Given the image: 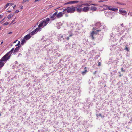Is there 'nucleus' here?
Returning a JSON list of instances; mask_svg holds the SVG:
<instances>
[{"label": "nucleus", "mask_w": 132, "mask_h": 132, "mask_svg": "<svg viewBox=\"0 0 132 132\" xmlns=\"http://www.w3.org/2000/svg\"><path fill=\"white\" fill-rule=\"evenodd\" d=\"M125 47V48L124 50L128 51H129V49L127 47V46H126Z\"/></svg>", "instance_id": "5701e85b"}, {"label": "nucleus", "mask_w": 132, "mask_h": 132, "mask_svg": "<svg viewBox=\"0 0 132 132\" xmlns=\"http://www.w3.org/2000/svg\"><path fill=\"white\" fill-rule=\"evenodd\" d=\"M104 1H105L99 0V1H98V2H102Z\"/></svg>", "instance_id": "e433bc0d"}, {"label": "nucleus", "mask_w": 132, "mask_h": 132, "mask_svg": "<svg viewBox=\"0 0 132 132\" xmlns=\"http://www.w3.org/2000/svg\"><path fill=\"white\" fill-rule=\"evenodd\" d=\"M94 31H92L90 35L92 38L93 40L95 38L94 36L95 34H97L98 32L100 31L101 30H96V28H94L93 29Z\"/></svg>", "instance_id": "20e7f679"}, {"label": "nucleus", "mask_w": 132, "mask_h": 132, "mask_svg": "<svg viewBox=\"0 0 132 132\" xmlns=\"http://www.w3.org/2000/svg\"><path fill=\"white\" fill-rule=\"evenodd\" d=\"M108 9L109 10H112L113 11H117L118 10L117 8H113L111 7V6H108V8H106L105 9L106 10Z\"/></svg>", "instance_id": "423d86ee"}, {"label": "nucleus", "mask_w": 132, "mask_h": 132, "mask_svg": "<svg viewBox=\"0 0 132 132\" xmlns=\"http://www.w3.org/2000/svg\"><path fill=\"white\" fill-rule=\"evenodd\" d=\"M119 12L121 13V14L123 15H125L127 14V12L126 11L123 10L122 9H120L119 10Z\"/></svg>", "instance_id": "9b49d317"}, {"label": "nucleus", "mask_w": 132, "mask_h": 132, "mask_svg": "<svg viewBox=\"0 0 132 132\" xmlns=\"http://www.w3.org/2000/svg\"><path fill=\"white\" fill-rule=\"evenodd\" d=\"M9 24V23L8 22H6L5 23H4L3 24V25H7Z\"/></svg>", "instance_id": "c756f323"}, {"label": "nucleus", "mask_w": 132, "mask_h": 132, "mask_svg": "<svg viewBox=\"0 0 132 132\" xmlns=\"http://www.w3.org/2000/svg\"><path fill=\"white\" fill-rule=\"evenodd\" d=\"M12 33V32H9V33H8V34H11Z\"/></svg>", "instance_id": "c03bdc74"}, {"label": "nucleus", "mask_w": 132, "mask_h": 132, "mask_svg": "<svg viewBox=\"0 0 132 132\" xmlns=\"http://www.w3.org/2000/svg\"><path fill=\"white\" fill-rule=\"evenodd\" d=\"M103 6L104 7H106V8H108V6L107 5L105 4L103 5Z\"/></svg>", "instance_id": "f704fd0d"}, {"label": "nucleus", "mask_w": 132, "mask_h": 132, "mask_svg": "<svg viewBox=\"0 0 132 132\" xmlns=\"http://www.w3.org/2000/svg\"><path fill=\"white\" fill-rule=\"evenodd\" d=\"M65 38L67 40H68L69 39V37L68 36L67 38Z\"/></svg>", "instance_id": "58836bf2"}, {"label": "nucleus", "mask_w": 132, "mask_h": 132, "mask_svg": "<svg viewBox=\"0 0 132 132\" xmlns=\"http://www.w3.org/2000/svg\"><path fill=\"white\" fill-rule=\"evenodd\" d=\"M14 20H15V19H14V20H13L12 21V23L13 22H14Z\"/></svg>", "instance_id": "3c124183"}, {"label": "nucleus", "mask_w": 132, "mask_h": 132, "mask_svg": "<svg viewBox=\"0 0 132 132\" xmlns=\"http://www.w3.org/2000/svg\"><path fill=\"white\" fill-rule=\"evenodd\" d=\"M50 21V19L48 18H47L45 20L44 19L43 20L41 21L40 22L38 26V28H39L40 30H41V29L47 24Z\"/></svg>", "instance_id": "7ed1b4c3"}, {"label": "nucleus", "mask_w": 132, "mask_h": 132, "mask_svg": "<svg viewBox=\"0 0 132 132\" xmlns=\"http://www.w3.org/2000/svg\"><path fill=\"white\" fill-rule=\"evenodd\" d=\"M97 72V71H95L93 73L94 75H95L96 73Z\"/></svg>", "instance_id": "37998d69"}, {"label": "nucleus", "mask_w": 132, "mask_h": 132, "mask_svg": "<svg viewBox=\"0 0 132 132\" xmlns=\"http://www.w3.org/2000/svg\"><path fill=\"white\" fill-rule=\"evenodd\" d=\"M63 36L62 35H61V38H63Z\"/></svg>", "instance_id": "864d4df0"}, {"label": "nucleus", "mask_w": 132, "mask_h": 132, "mask_svg": "<svg viewBox=\"0 0 132 132\" xmlns=\"http://www.w3.org/2000/svg\"><path fill=\"white\" fill-rule=\"evenodd\" d=\"M19 12V10H16L15 12V13H18Z\"/></svg>", "instance_id": "4c0bfd02"}, {"label": "nucleus", "mask_w": 132, "mask_h": 132, "mask_svg": "<svg viewBox=\"0 0 132 132\" xmlns=\"http://www.w3.org/2000/svg\"><path fill=\"white\" fill-rule=\"evenodd\" d=\"M20 8L21 9H22L23 8V7L22 6H20Z\"/></svg>", "instance_id": "a19ab883"}, {"label": "nucleus", "mask_w": 132, "mask_h": 132, "mask_svg": "<svg viewBox=\"0 0 132 132\" xmlns=\"http://www.w3.org/2000/svg\"><path fill=\"white\" fill-rule=\"evenodd\" d=\"M40 31V30L39 28H37L32 31L30 34L31 35H33L38 31Z\"/></svg>", "instance_id": "39448f33"}, {"label": "nucleus", "mask_w": 132, "mask_h": 132, "mask_svg": "<svg viewBox=\"0 0 132 132\" xmlns=\"http://www.w3.org/2000/svg\"><path fill=\"white\" fill-rule=\"evenodd\" d=\"M64 13L62 12H60L59 13H57L56 17L58 18H59L62 17L63 14H65Z\"/></svg>", "instance_id": "6e6552de"}, {"label": "nucleus", "mask_w": 132, "mask_h": 132, "mask_svg": "<svg viewBox=\"0 0 132 132\" xmlns=\"http://www.w3.org/2000/svg\"><path fill=\"white\" fill-rule=\"evenodd\" d=\"M90 10L93 11H96L97 10V8L96 7L92 6L90 7Z\"/></svg>", "instance_id": "4468645a"}, {"label": "nucleus", "mask_w": 132, "mask_h": 132, "mask_svg": "<svg viewBox=\"0 0 132 132\" xmlns=\"http://www.w3.org/2000/svg\"><path fill=\"white\" fill-rule=\"evenodd\" d=\"M1 116V114L0 113V116Z\"/></svg>", "instance_id": "13d9d810"}, {"label": "nucleus", "mask_w": 132, "mask_h": 132, "mask_svg": "<svg viewBox=\"0 0 132 132\" xmlns=\"http://www.w3.org/2000/svg\"><path fill=\"white\" fill-rule=\"evenodd\" d=\"M1 62H0V68L3 67L5 64V63Z\"/></svg>", "instance_id": "a211bd4d"}, {"label": "nucleus", "mask_w": 132, "mask_h": 132, "mask_svg": "<svg viewBox=\"0 0 132 132\" xmlns=\"http://www.w3.org/2000/svg\"><path fill=\"white\" fill-rule=\"evenodd\" d=\"M1 29V28H0V30Z\"/></svg>", "instance_id": "052dcab7"}, {"label": "nucleus", "mask_w": 132, "mask_h": 132, "mask_svg": "<svg viewBox=\"0 0 132 132\" xmlns=\"http://www.w3.org/2000/svg\"><path fill=\"white\" fill-rule=\"evenodd\" d=\"M14 50V48H13L1 59L0 60V62L7 61L10 58L11 54Z\"/></svg>", "instance_id": "f257e3e1"}, {"label": "nucleus", "mask_w": 132, "mask_h": 132, "mask_svg": "<svg viewBox=\"0 0 132 132\" xmlns=\"http://www.w3.org/2000/svg\"><path fill=\"white\" fill-rule=\"evenodd\" d=\"M12 4V3H7L6 4V5L4 7V9H6V8L7 7H8L9 6V4Z\"/></svg>", "instance_id": "4be33fe9"}, {"label": "nucleus", "mask_w": 132, "mask_h": 132, "mask_svg": "<svg viewBox=\"0 0 132 132\" xmlns=\"http://www.w3.org/2000/svg\"><path fill=\"white\" fill-rule=\"evenodd\" d=\"M118 73H119V77H120L121 76H122V75H121V73H120V72H118Z\"/></svg>", "instance_id": "c9c22d12"}, {"label": "nucleus", "mask_w": 132, "mask_h": 132, "mask_svg": "<svg viewBox=\"0 0 132 132\" xmlns=\"http://www.w3.org/2000/svg\"><path fill=\"white\" fill-rule=\"evenodd\" d=\"M2 16V15L1 14L0 15V18H1Z\"/></svg>", "instance_id": "8fccbe9b"}, {"label": "nucleus", "mask_w": 132, "mask_h": 132, "mask_svg": "<svg viewBox=\"0 0 132 132\" xmlns=\"http://www.w3.org/2000/svg\"><path fill=\"white\" fill-rule=\"evenodd\" d=\"M90 7L88 6H85L82 8V12H87L89 10Z\"/></svg>", "instance_id": "0eeeda50"}, {"label": "nucleus", "mask_w": 132, "mask_h": 132, "mask_svg": "<svg viewBox=\"0 0 132 132\" xmlns=\"http://www.w3.org/2000/svg\"><path fill=\"white\" fill-rule=\"evenodd\" d=\"M104 12L105 13V14L106 16H108L109 15H110V13L108 12Z\"/></svg>", "instance_id": "b1692460"}, {"label": "nucleus", "mask_w": 132, "mask_h": 132, "mask_svg": "<svg viewBox=\"0 0 132 132\" xmlns=\"http://www.w3.org/2000/svg\"><path fill=\"white\" fill-rule=\"evenodd\" d=\"M20 41H19L18 42V43L17 44H16V45H15V46H18V45H20Z\"/></svg>", "instance_id": "7c9ffc66"}, {"label": "nucleus", "mask_w": 132, "mask_h": 132, "mask_svg": "<svg viewBox=\"0 0 132 132\" xmlns=\"http://www.w3.org/2000/svg\"><path fill=\"white\" fill-rule=\"evenodd\" d=\"M16 41H17V40H16V41H15L14 42V43H15Z\"/></svg>", "instance_id": "6e6d98bb"}, {"label": "nucleus", "mask_w": 132, "mask_h": 132, "mask_svg": "<svg viewBox=\"0 0 132 132\" xmlns=\"http://www.w3.org/2000/svg\"><path fill=\"white\" fill-rule=\"evenodd\" d=\"M26 39L24 38L21 41V44L23 45L26 42Z\"/></svg>", "instance_id": "2eb2a0df"}, {"label": "nucleus", "mask_w": 132, "mask_h": 132, "mask_svg": "<svg viewBox=\"0 0 132 132\" xmlns=\"http://www.w3.org/2000/svg\"><path fill=\"white\" fill-rule=\"evenodd\" d=\"M82 5L85 6H89L90 5L87 3H86L85 4H82Z\"/></svg>", "instance_id": "393cba45"}, {"label": "nucleus", "mask_w": 132, "mask_h": 132, "mask_svg": "<svg viewBox=\"0 0 132 132\" xmlns=\"http://www.w3.org/2000/svg\"><path fill=\"white\" fill-rule=\"evenodd\" d=\"M21 55V54L20 53H19V54H18V56H19L20 55Z\"/></svg>", "instance_id": "5fc2aeb1"}, {"label": "nucleus", "mask_w": 132, "mask_h": 132, "mask_svg": "<svg viewBox=\"0 0 132 132\" xmlns=\"http://www.w3.org/2000/svg\"><path fill=\"white\" fill-rule=\"evenodd\" d=\"M96 26H98L99 27H100L101 26V23L100 22H98L96 24Z\"/></svg>", "instance_id": "c85d7f7f"}, {"label": "nucleus", "mask_w": 132, "mask_h": 132, "mask_svg": "<svg viewBox=\"0 0 132 132\" xmlns=\"http://www.w3.org/2000/svg\"><path fill=\"white\" fill-rule=\"evenodd\" d=\"M5 18V17L4 19H3L1 21H0V23H1L2 21L3 20H4Z\"/></svg>", "instance_id": "79ce46f5"}, {"label": "nucleus", "mask_w": 132, "mask_h": 132, "mask_svg": "<svg viewBox=\"0 0 132 132\" xmlns=\"http://www.w3.org/2000/svg\"><path fill=\"white\" fill-rule=\"evenodd\" d=\"M24 1H23L22 2L23 3H24Z\"/></svg>", "instance_id": "4d7b16f0"}, {"label": "nucleus", "mask_w": 132, "mask_h": 132, "mask_svg": "<svg viewBox=\"0 0 132 132\" xmlns=\"http://www.w3.org/2000/svg\"><path fill=\"white\" fill-rule=\"evenodd\" d=\"M3 41H2V42H1L0 45H1L3 43Z\"/></svg>", "instance_id": "09e8293b"}, {"label": "nucleus", "mask_w": 132, "mask_h": 132, "mask_svg": "<svg viewBox=\"0 0 132 132\" xmlns=\"http://www.w3.org/2000/svg\"><path fill=\"white\" fill-rule=\"evenodd\" d=\"M82 5H82V4L81 5H78V6H77V7H81L82 6Z\"/></svg>", "instance_id": "2f4dec72"}, {"label": "nucleus", "mask_w": 132, "mask_h": 132, "mask_svg": "<svg viewBox=\"0 0 132 132\" xmlns=\"http://www.w3.org/2000/svg\"><path fill=\"white\" fill-rule=\"evenodd\" d=\"M101 63L100 62H99L98 63V66H101Z\"/></svg>", "instance_id": "ea45409f"}, {"label": "nucleus", "mask_w": 132, "mask_h": 132, "mask_svg": "<svg viewBox=\"0 0 132 132\" xmlns=\"http://www.w3.org/2000/svg\"><path fill=\"white\" fill-rule=\"evenodd\" d=\"M58 12L56 11L54 13L52 16H51V18L52 19V20H53L56 18V17L57 13Z\"/></svg>", "instance_id": "1a4fd4ad"}, {"label": "nucleus", "mask_w": 132, "mask_h": 132, "mask_svg": "<svg viewBox=\"0 0 132 132\" xmlns=\"http://www.w3.org/2000/svg\"><path fill=\"white\" fill-rule=\"evenodd\" d=\"M96 115L97 117H98V116H99L101 117L102 118H103V117L102 116V114L101 113H100L98 115L97 114H96Z\"/></svg>", "instance_id": "a878e982"}, {"label": "nucleus", "mask_w": 132, "mask_h": 132, "mask_svg": "<svg viewBox=\"0 0 132 132\" xmlns=\"http://www.w3.org/2000/svg\"><path fill=\"white\" fill-rule=\"evenodd\" d=\"M71 3L70 1H69V2H67V3H66V4H71V3Z\"/></svg>", "instance_id": "72a5a7b5"}, {"label": "nucleus", "mask_w": 132, "mask_h": 132, "mask_svg": "<svg viewBox=\"0 0 132 132\" xmlns=\"http://www.w3.org/2000/svg\"><path fill=\"white\" fill-rule=\"evenodd\" d=\"M73 35V34L72 33V32L71 33V32H70V34L69 35V37H71Z\"/></svg>", "instance_id": "cd10ccee"}, {"label": "nucleus", "mask_w": 132, "mask_h": 132, "mask_svg": "<svg viewBox=\"0 0 132 132\" xmlns=\"http://www.w3.org/2000/svg\"><path fill=\"white\" fill-rule=\"evenodd\" d=\"M121 26H122V27H123V23L121 24Z\"/></svg>", "instance_id": "603ef678"}, {"label": "nucleus", "mask_w": 132, "mask_h": 132, "mask_svg": "<svg viewBox=\"0 0 132 132\" xmlns=\"http://www.w3.org/2000/svg\"><path fill=\"white\" fill-rule=\"evenodd\" d=\"M21 47V46L20 45L17 47L14 50L13 53L17 52L19 50L20 48Z\"/></svg>", "instance_id": "f8f14e48"}, {"label": "nucleus", "mask_w": 132, "mask_h": 132, "mask_svg": "<svg viewBox=\"0 0 132 132\" xmlns=\"http://www.w3.org/2000/svg\"><path fill=\"white\" fill-rule=\"evenodd\" d=\"M61 24L60 22L58 23L57 24V28L58 29H60V28L61 27Z\"/></svg>", "instance_id": "f3484780"}, {"label": "nucleus", "mask_w": 132, "mask_h": 132, "mask_svg": "<svg viewBox=\"0 0 132 132\" xmlns=\"http://www.w3.org/2000/svg\"><path fill=\"white\" fill-rule=\"evenodd\" d=\"M71 4H74L75 3H78L79 1H70Z\"/></svg>", "instance_id": "412c9836"}, {"label": "nucleus", "mask_w": 132, "mask_h": 132, "mask_svg": "<svg viewBox=\"0 0 132 132\" xmlns=\"http://www.w3.org/2000/svg\"><path fill=\"white\" fill-rule=\"evenodd\" d=\"M76 10L78 12L81 13L82 12V9L81 8H77L76 7Z\"/></svg>", "instance_id": "ddd939ff"}, {"label": "nucleus", "mask_w": 132, "mask_h": 132, "mask_svg": "<svg viewBox=\"0 0 132 132\" xmlns=\"http://www.w3.org/2000/svg\"><path fill=\"white\" fill-rule=\"evenodd\" d=\"M117 4H119L120 5H126V4L123 3H120L119 2H117Z\"/></svg>", "instance_id": "aec40b11"}, {"label": "nucleus", "mask_w": 132, "mask_h": 132, "mask_svg": "<svg viewBox=\"0 0 132 132\" xmlns=\"http://www.w3.org/2000/svg\"><path fill=\"white\" fill-rule=\"evenodd\" d=\"M76 7L73 6L71 7H68L63 9V12L64 13H74L76 10Z\"/></svg>", "instance_id": "f03ea898"}, {"label": "nucleus", "mask_w": 132, "mask_h": 132, "mask_svg": "<svg viewBox=\"0 0 132 132\" xmlns=\"http://www.w3.org/2000/svg\"><path fill=\"white\" fill-rule=\"evenodd\" d=\"M16 6V5H15L13 7V9H15V7Z\"/></svg>", "instance_id": "de8ad7c7"}, {"label": "nucleus", "mask_w": 132, "mask_h": 132, "mask_svg": "<svg viewBox=\"0 0 132 132\" xmlns=\"http://www.w3.org/2000/svg\"><path fill=\"white\" fill-rule=\"evenodd\" d=\"M13 15H14L13 14H10L8 16L7 18H8V19H10L11 17H12L13 16Z\"/></svg>", "instance_id": "6ab92c4d"}, {"label": "nucleus", "mask_w": 132, "mask_h": 132, "mask_svg": "<svg viewBox=\"0 0 132 132\" xmlns=\"http://www.w3.org/2000/svg\"><path fill=\"white\" fill-rule=\"evenodd\" d=\"M121 71L122 72H125V70H123V68H122L121 69Z\"/></svg>", "instance_id": "473e14b6"}, {"label": "nucleus", "mask_w": 132, "mask_h": 132, "mask_svg": "<svg viewBox=\"0 0 132 132\" xmlns=\"http://www.w3.org/2000/svg\"><path fill=\"white\" fill-rule=\"evenodd\" d=\"M31 36L30 35V33L28 34L27 35H26L24 37V38L26 39V40H28L29 39Z\"/></svg>", "instance_id": "9d476101"}, {"label": "nucleus", "mask_w": 132, "mask_h": 132, "mask_svg": "<svg viewBox=\"0 0 132 132\" xmlns=\"http://www.w3.org/2000/svg\"><path fill=\"white\" fill-rule=\"evenodd\" d=\"M84 69H85V70L84 71H82L81 73L83 75H84L87 72V70L86 69V67H85L84 68Z\"/></svg>", "instance_id": "dca6fc26"}, {"label": "nucleus", "mask_w": 132, "mask_h": 132, "mask_svg": "<svg viewBox=\"0 0 132 132\" xmlns=\"http://www.w3.org/2000/svg\"><path fill=\"white\" fill-rule=\"evenodd\" d=\"M131 121H132V119H131Z\"/></svg>", "instance_id": "bf43d9fd"}, {"label": "nucleus", "mask_w": 132, "mask_h": 132, "mask_svg": "<svg viewBox=\"0 0 132 132\" xmlns=\"http://www.w3.org/2000/svg\"><path fill=\"white\" fill-rule=\"evenodd\" d=\"M7 12L9 13H10L11 12V10H8L7 11Z\"/></svg>", "instance_id": "a18cd8bd"}, {"label": "nucleus", "mask_w": 132, "mask_h": 132, "mask_svg": "<svg viewBox=\"0 0 132 132\" xmlns=\"http://www.w3.org/2000/svg\"><path fill=\"white\" fill-rule=\"evenodd\" d=\"M89 4L94 6H97V4L95 3H90Z\"/></svg>", "instance_id": "bb28decb"}, {"label": "nucleus", "mask_w": 132, "mask_h": 132, "mask_svg": "<svg viewBox=\"0 0 132 132\" xmlns=\"http://www.w3.org/2000/svg\"><path fill=\"white\" fill-rule=\"evenodd\" d=\"M29 0H23L24 2H26L27 1H28Z\"/></svg>", "instance_id": "49530a36"}]
</instances>
